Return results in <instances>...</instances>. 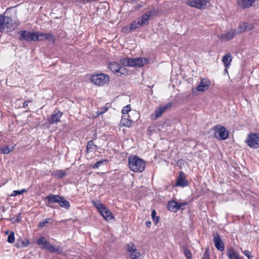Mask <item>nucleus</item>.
Here are the masks:
<instances>
[{
	"mask_svg": "<svg viewBox=\"0 0 259 259\" xmlns=\"http://www.w3.org/2000/svg\"><path fill=\"white\" fill-rule=\"evenodd\" d=\"M128 163L130 169L135 172H141L145 170V162L136 155L130 156L128 158Z\"/></svg>",
	"mask_w": 259,
	"mask_h": 259,
	"instance_id": "obj_1",
	"label": "nucleus"
},
{
	"mask_svg": "<svg viewBox=\"0 0 259 259\" xmlns=\"http://www.w3.org/2000/svg\"><path fill=\"white\" fill-rule=\"evenodd\" d=\"M148 61L146 58H123L120 60V63L124 66L141 67Z\"/></svg>",
	"mask_w": 259,
	"mask_h": 259,
	"instance_id": "obj_2",
	"label": "nucleus"
},
{
	"mask_svg": "<svg viewBox=\"0 0 259 259\" xmlns=\"http://www.w3.org/2000/svg\"><path fill=\"white\" fill-rule=\"evenodd\" d=\"M11 17L0 15V32H11L15 29V25Z\"/></svg>",
	"mask_w": 259,
	"mask_h": 259,
	"instance_id": "obj_3",
	"label": "nucleus"
},
{
	"mask_svg": "<svg viewBox=\"0 0 259 259\" xmlns=\"http://www.w3.org/2000/svg\"><path fill=\"white\" fill-rule=\"evenodd\" d=\"M110 78L108 75L100 73L92 75L91 77V81L99 86H102L109 82Z\"/></svg>",
	"mask_w": 259,
	"mask_h": 259,
	"instance_id": "obj_4",
	"label": "nucleus"
},
{
	"mask_svg": "<svg viewBox=\"0 0 259 259\" xmlns=\"http://www.w3.org/2000/svg\"><path fill=\"white\" fill-rule=\"evenodd\" d=\"M94 205L98 210L102 216L106 220L109 221L113 218V215L109 209L107 208L105 205L101 203H97L93 201Z\"/></svg>",
	"mask_w": 259,
	"mask_h": 259,
	"instance_id": "obj_5",
	"label": "nucleus"
},
{
	"mask_svg": "<svg viewBox=\"0 0 259 259\" xmlns=\"http://www.w3.org/2000/svg\"><path fill=\"white\" fill-rule=\"evenodd\" d=\"M214 137L219 140L227 139L229 136V133L226 128L221 125H218L214 127Z\"/></svg>",
	"mask_w": 259,
	"mask_h": 259,
	"instance_id": "obj_6",
	"label": "nucleus"
},
{
	"mask_svg": "<svg viewBox=\"0 0 259 259\" xmlns=\"http://www.w3.org/2000/svg\"><path fill=\"white\" fill-rule=\"evenodd\" d=\"M245 143L250 148H259V136L257 134L250 133L247 135Z\"/></svg>",
	"mask_w": 259,
	"mask_h": 259,
	"instance_id": "obj_7",
	"label": "nucleus"
},
{
	"mask_svg": "<svg viewBox=\"0 0 259 259\" xmlns=\"http://www.w3.org/2000/svg\"><path fill=\"white\" fill-rule=\"evenodd\" d=\"M210 4L209 0H187L188 6L199 9H203Z\"/></svg>",
	"mask_w": 259,
	"mask_h": 259,
	"instance_id": "obj_8",
	"label": "nucleus"
},
{
	"mask_svg": "<svg viewBox=\"0 0 259 259\" xmlns=\"http://www.w3.org/2000/svg\"><path fill=\"white\" fill-rule=\"evenodd\" d=\"M45 40H51L53 42H55V37L51 33L35 32V41H44Z\"/></svg>",
	"mask_w": 259,
	"mask_h": 259,
	"instance_id": "obj_9",
	"label": "nucleus"
},
{
	"mask_svg": "<svg viewBox=\"0 0 259 259\" xmlns=\"http://www.w3.org/2000/svg\"><path fill=\"white\" fill-rule=\"evenodd\" d=\"M18 33L20 35L19 38L20 40L35 41V32H30L26 30H20L18 32Z\"/></svg>",
	"mask_w": 259,
	"mask_h": 259,
	"instance_id": "obj_10",
	"label": "nucleus"
},
{
	"mask_svg": "<svg viewBox=\"0 0 259 259\" xmlns=\"http://www.w3.org/2000/svg\"><path fill=\"white\" fill-rule=\"evenodd\" d=\"M189 183L186 179L185 174L183 171H181L179 172V176L178 177L176 181V185L178 186L185 187L188 186Z\"/></svg>",
	"mask_w": 259,
	"mask_h": 259,
	"instance_id": "obj_11",
	"label": "nucleus"
},
{
	"mask_svg": "<svg viewBox=\"0 0 259 259\" xmlns=\"http://www.w3.org/2000/svg\"><path fill=\"white\" fill-rule=\"evenodd\" d=\"M253 28V26L251 23L248 22H243L240 23L236 30V34H240L245 31H250Z\"/></svg>",
	"mask_w": 259,
	"mask_h": 259,
	"instance_id": "obj_12",
	"label": "nucleus"
},
{
	"mask_svg": "<svg viewBox=\"0 0 259 259\" xmlns=\"http://www.w3.org/2000/svg\"><path fill=\"white\" fill-rule=\"evenodd\" d=\"M213 242L215 247L218 250L222 251L224 250V244L220 236L218 233L213 234Z\"/></svg>",
	"mask_w": 259,
	"mask_h": 259,
	"instance_id": "obj_13",
	"label": "nucleus"
},
{
	"mask_svg": "<svg viewBox=\"0 0 259 259\" xmlns=\"http://www.w3.org/2000/svg\"><path fill=\"white\" fill-rule=\"evenodd\" d=\"M61 196L59 195H54L50 194L45 197V200L48 201L46 203L47 206L51 207L50 203H59L60 199L61 200ZM52 207H53L52 206Z\"/></svg>",
	"mask_w": 259,
	"mask_h": 259,
	"instance_id": "obj_14",
	"label": "nucleus"
},
{
	"mask_svg": "<svg viewBox=\"0 0 259 259\" xmlns=\"http://www.w3.org/2000/svg\"><path fill=\"white\" fill-rule=\"evenodd\" d=\"M236 30L231 29L228 30L225 33L221 35V38L224 41H228L232 39L235 35H236Z\"/></svg>",
	"mask_w": 259,
	"mask_h": 259,
	"instance_id": "obj_15",
	"label": "nucleus"
},
{
	"mask_svg": "<svg viewBox=\"0 0 259 259\" xmlns=\"http://www.w3.org/2000/svg\"><path fill=\"white\" fill-rule=\"evenodd\" d=\"M209 83L207 79H202L199 85L196 88V90L200 92H205L209 88Z\"/></svg>",
	"mask_w": 259,
	"mask_h": 259,
	"instance_id": "obj_16",
	"label": "nucleus"
},
{
	"mask_svg": "<svg viewBox=\"0 0 259 259\" xmlns=\"http://www.w3.org/2000/svg\"><path fill=\"white\" fill-rule=\"evenodd\" d=\"M256 0H237V4L242 9L251 7Z\"/></svg>",
	"mask_w": 259,
	"mask_h": 259,
	"instance_id": "obj_17",
	"label": "nucleus"
},
{
	"mask_svg": "<svg viewBox=\"0 0 259 259\" xmlns=\"http://www.w3.org/2000/svg\"><path fill=\"white\" fill-rule=\"evenodd\" d=\"M62 115V113L57 110V111H55V113L51 115V119L49 120V122L51 124H54L60 121V118Z\"/></svg>",
	"mask_w": 259,
	"mask_h": 259,
	"instance_id": "obj_18",
	"label": "nucleus"
},
{
	"mask_svg": "<svg viewBox=\"0 0 259 259\" xmlns=\"http://www.w3.org/2000/svg\"><path fill=\"white\" fill-rule=\"evenodd\" d=\"M232 61V57L230 53H228L224 55L222 58V62L225 68H228Z\"/></svg>",
	"mask_w": 259,
	"mask_h": 259,
	"instance_id": "obj_19",
	"label": "nucleus"
},
{
	"mask_svg": "<svg viewBox=\"0 0 259 259\" xmlns=\"http://www.w3.org/2000/svg\"><path fill=\"white\" fill-rule=\"evenodd\" d=\"M120 64L116 62H111L109 64V68L112 72L118 75Z\"/></svg>",
	"mask_w": 259,
	"mask_h": 259,
	"instance_id": "obj_20",
	"label": "nucleus"
},
{
	"mask_svg": "<svg viewBox=\"0 0 259 259\" xmlns=\"http://www.w3.org/2000/svg\"><path fill=\"white\" fill-rule=\"evenodd\" d=\"M167 208L169 210L174 212H176L179 210L177 202L175 200H171L168 203Z\"/></svg>",
	"mask_w": 259,
	"mask_h": 259,
	"instance_id": "obj_21",
	"label": "nucleus"
},
{
	"mask_svg": "<svg viewBox=\"0 0 259 259\" xmlns=\"http://www.w3.org/2000/svg\"><path fill=\"white\" fill-rule=\"evenodd\" d=\"M30 243L28 239L24 240H17L15 246L17 248H22L27 246Z\"/></svg>",
	"mask_w": 259,
	"mask_h": 259,
	"instance_id": "obj_22",
	"label": "nucleus"
},
{
	"mask_svg": "<svg viewBox=\"0 0 259 259\" xmlns=\"http://www.w3.org/2000/svg\"><path fill=\"white\" fill-rule=\"evenodd\" d=\"M229 259H241L240 256L233 249H230L227 251Z\"/></svg>",
	"mask_w": 259,
	"mask_h": 259,
	"instance_id": "obj_23",
	"label": "nucleus"
},
{
	"mask_svg": "<svg viewBox=\"0 0 259 259\" xmlns=\"http://www.w3.org/2000/svg\"><path fill=\"white\" fill-rule=\"evenodd\" d=\"M53 219L51 218H47L46 220H44L40 221L38 224V227L39 228H42L47 226L48 224H52Z\"/></svg>",
	"mask_w": 259,
	"mask_h": 259,
	"instance_id": "obj_24",
	"label": "nucleus"
},
{
	"mask_svg": "<svg viewBox=\"0 0 259 259\" xmlns=\"http://www.w3.org/2000/svg\"><path fill=\"white\" fill-rule=\"evenodd\" d=\"M61 200L60 199V202L58 204L62 207L66 209H69L70 208V203L68 201L66 200L63 196H61Z\"/></svg>",
	"mask_w": 259,
	"mask_h": 259,
	"instance_id": "obj_25",
	"label": "nucleus"
},
{
	"mask_svg": "<svg viewBox=\"0 0 259 259\" xmlns=\"http://www.w3.org/2000/svg\"><path fill=\"white\" fill-rule=\"evenodd\" d=\"M97 146L96 145L94 144V142L92 140L89 141L87 145V152L89 153L90 152H93L94 150L97 148Z\"/></svg>",
	"mask_w": 259,
	"mask_h": 259,
	"instance_id": "obj_26",
	"label": "nucleus"
},
{
	"mask_svg": "<svg viewBox=\"0 0 259 259\" xmlns=\"http://www.w3.org/2000/svg\"><path fill=\"white\" fill-rule=\"evenodd\" d=\"M133 120L131 119H128V118L122 116L121 118V120L120 121V123L125 126L130 127L133 123Z\"/></svg>",
	"mask_w": 259,
	"mask_h": 259,
	"instance_id": "obj_27",
	"label": "nucleus"
},
{
	"mask_svg": "<svg viewBox=\"0 0 259 259\" xmlns=\"http://www.w3.org/2000/svg\"><path fill=\"white\" fill-rule=\"evenodd\" d=\"M53 176L58 179H62L66 176V172L63 170H57L53 174Z\"/></svg>",
	"mask_w": 259,
	"mask_h": 259,
	"instance_id": "obj_28",
	"label": "nucleus"
},
{
	"mask_svg": "<svg viewBox=\"0 0 259 259\" xmlns=\"http://www.w3.org/2000/svg\"><path fill=\"white\" fill-rule=\"evenodd\" d=\"M136 28H137L136 26V23L134 21L131 23L130 27H124L122 28V29L127 31V32L128 33H130L135 30Z\"/></svg>",
	"mask_w": 259,
	"mask_h": 259,
	"instance_id": "obj_29",
	"label": "nucleus"
},
{
	"mask_svg": "<svg viewBox=\"0 0 259 259\" xmlns=\"http://www.w3.org/2000/svg\"><path fill=\"white\" fill-rule=\"evenodd\" d=\"M130 255L131 259H141V254L137 249H135Z\"/></svg>",
	"mask_w": 259,
	"mask_h": 259,
	"instance_id": "obj_30",
	"label": "nucleus"
},
{
	"mask_svg": "<svg viewBox=\"0 0 259 259\" xmlns=\"http://www.w3.org/2000/svg\"><path fill=\"white\" fill-rule=\"evenodd\" d=\"M13 147H9L8 146H4L1 148L0 152L3 154H8L13 150Z\"/></svg>",
	"mask_w": 259,
	"mask_h": 259,
	"instance_id": "obj_31",
	"label": "nucleus"
},
{
	"mask_svg": "<svg viewBox=\"0 0 259 259\" xmlns=\"http://www.w3.org/2000/svg\"><path fill=\"white\" fill-rule=\"evenodd\" d=\"M48 251L51 252H57L60 253L62 252V249L60 247H58L56 248L54 246L51 244L49 247H48Z\"/></svg>",
	"mask_w": 259,
	"mask_h": 259,
	"instance_id": "obj_32",
	"label": "nucleus"
},
{
	"mask_svg": "<svg viewBox=\"0 0 259 259\" xmlns=\"http://www.w3.org/2000/svg\"><path fill=\"white\" fill-rule=\"evenodd\" d=\"M48 241L44 237H40L37 241V244L39 245H42V248H44L45 246L47 244Z\"/></svg>",
	"mask_w": 259,
	"mask_h": 259,
	"instance_id": "obj_33",
	"label": "nucleus"
},
{
	"mask_svg": "<svg viewBox=\"0 0 259 259\" xmlns=\"http://www.w3.org/2000/svg\"><path fill=\"white\" fill-rule=\"evenodd\" d=\"M108 162L107 159H102L98 162H97L96 163L94 164V165L93 166V168L94 169L98 168L101 165L106 163Z\"/></svg>",
	"mask_w": 259,
	"mask_h": 259,
	"instance_id": "obj_34",
	"label": "nucleus"
},
{
	"mask_svg": "<svg viewBox=\"0 0 259 259\" xmlns=\"http://www.w3.org/2000/svg\"><path fill=\"white\" fill-rule=\"evenodd\" d=\"M140 19V21L141 22L142 24H143V25H146L148 23V21L150 19L148 17V16L147 14H143Z\"/></svg>",
	"mask_w": 259,
	"mask_h": 259,
	"instance_id": "obj_35",
	"label": "nucleus"
},
{
	"mask_svg": "<svg viewBox=\"0 0 259 259\" xmlns=\"http://www.w3.org/2000/svg\"><path fill=\"white\" fill-rule=\"evenodd\" d=\"M156 211L155 209H153L151 212V216L155 224H157L159 221L160 218L158 216L156 217Z\"/></svg>",
	"mask_w": 259,
	"mask_h": 259,
	"instance_id": "obj_36",
	"label": "nucleus"
},
{
	"mask_svg": "<svg viewBox=\"0 0 259 259\" xmlns=\"http://www.w3.org/2000/svg\"><path fill=\"white\" fill-rule=\"evenodd\" d=\"M7 241L10 243H13L15 242V234L13 231L11 232L8 237Z\"/></svg>",
	"mask_w": 259,
	"mask_h": 259,
	"instance_id": "obj_37",
	"label": "nucleus"
},
{
	"mask_svg": "<svg viewBox=\"0 0 259 259\" xmlns=\"http://www.w3.org/2000/svg\"><path fill=\"white\" fill-rule=\"evenodd\" d=\"M163 109L159 107L157 109H156L155 111V118H157L158 117H160L161 114L163 112Z\"/></svg>",
	"mask_w": 259,
	"mask_h": 259,
	"instance_id": "obj_38",
	"label": "nucleus"
},
{
	"mask_svg": "<svg viewBox=\"0 0 259 259\" xmlns=\"http://www.w3.org/2000/svg\"><path fill=\"white\" fill-rule=\"evenodd\" d=\"M126 249L130 253L135 251V249H137L135 248V245L133 243H130L127 244Z\"/></svg>",
	"mask_w": 259,
	"mask_h": 259,
	"instance_id": "obj_39",
	"label": "nucleus"
},
{
	"mask_svg": "<svg viewBox=\"0 0 259 259\" xmlns=\"http://www.w3.org/2000/svg\"><path fill=\"white\" fill-rule=\"evenodd\" d=\"M128 73V70L124 67L120 66V69L118 74L120 75H127Z\"/></svg>",
	"mask_w": 259,
	"mask_h": 259,
	"instance_id": "obj_40",
	"label": "nucleus"
},
{
	"mask_svg": "<svg viewBox=\"0 0 259 259\" xmlns=\"http://www.w3.org/2000/svg\"><path fill=\"white\" fill-rule=\"evenodd\" d=\"M184 254L187 259H192L191 252L189 249L185 248L184 249Z\"/></svg>",
	"mask_w": 259,
	"mask_h": 259,
	"instance_id": "obj_41",
	"label": "nucleus"
},
{
	"mask_svg": "<svg viewBox=\"0 0 259 259\" xmlns=\"http://www.w3.org/2000/svg\"><path fill=\"white\" fill-rule=\"evenodd\" d=\"M157 10L154 9L152 10H151L147 13H146L145 14H147L149 18L150 19V17L156 15L157 13Z\"/></svg>",
	"mask_w": 259,
	"mask_h": 259,
	"instance_id": "obj_42",
	"label": "nucleus"
},
{
	"mask_svg": "<svg viewBox=\"0 0 259 259\" xmlns=\"http://www.w3.org/2000/svg\"><path fill=\"white\" fill-rule=\"evenodd\" d=\"M131 110V105H127L124 106L122 110V113L126 114Z\"/></svg>",
	"mask_w": 259,
	"mask_h": 259,
	"instance_id": "obj_43",
	"label": "nucleus"
},
{
	"mask_svg": "<svg viewBox=\"0 0 259 259\" xmlns=\"http://www.w3.org/2000/svg\"><path fill=\"white\" fill-rule=\"evenodd\" d=\"M244 255L248 258V259H252L253 256L251 255V253L248 250H245L243 251Z\"/></svg>",
	"mask_w": 259,
	"mask_h": 259,
	"instance_id": "obj_44",
	"label": "nucleus"
},
{
	"mask_svg": "<svg viewBox=\"0 0 259 259\" xmlns=\"http://www.w3.org/2000/svg\"><path fill=\"white\" fill-rule=\"evenodd\" d=\"M202 259H209V249L207 248L204 253Z\"/></svg>",
	"mask_w": 259,
	"mask_h": 259,
	"instance_id": "obj_45",
	"label": "nucleus"
},
{
	"mask_svg": "<svg viewBox=\"0 0 259 259\" xmlns=\"http://www.w3.org/2000/svg\"><path fill=\"white\" fill-rule=\"evenodd\" d=\"M172 106V103L170 102L167 103L165 105L163 106H160L161 108L163 109V111L164 112L166 110L169 109Z\"/></svg>",
	"mask_w": 259,
	"mask_h": 259,
	"instance_id": "obj_46",
	"label": "nucleus"
},
{
	"mask_svg": "<svg viewBox=\"0 0 259 259\" xmlns=\"http://www.w3.org/2000/svg\"><path fill=\"white\" fill-rule=\"evenodd\" d=\"M136 23V26L137 28H140L141 26H143V24L141 23L140 18L137 19L134 21Z\"/></svg>",
	"mask_w": 259,
	"mask_h": 259,
	"instance_id": "obj_47",
	"label": "nucleus"
},
{
	"mask_svg": "<svg viewBox=\"0 0 259 259\" xmlns=\"http://www.w3.org/2000/svg\"><path fill=\"white\" fill-rule=\"evenodd\" d=\"M187 205V203L186 202L185 203L177 202V205H178V207H179V210H180V209H184L183 207H184L185 206H186Z\"/></svg>",
	"mask_w": 259,
	"mask_h": 259,
	"instance_id": "obj_48",
	"label": "nucleus"
},
{
	"mask_svg": "<svg viewBox=\"0 0 259 259\" xmlns=\"http://www.w3.org/2000/svg\"><path fill=\"white\" fill-rule=\"evenodd\" d=\"M17 195H21L20 190L13 191L11 195V196H15Z\"/></svg>",
	"mask_w": 259,
	"mask_h": 259,
	"instance_id": "obj_49",
	"label": "nucleus"
},
{
	"mask_svg": "<svg viewBox=\"0 0 259 259\" xmlns=\"http://www.w3.org/2000/svg\"><path fill=\"white\" fill-rule=\"evenodd\" d=\"M32 101L31 100H29L28 101H26V102H24L23 104V105H22V108H26L27 106H28V103L29 102H31Z\"/></svg>",
	"mask_w": 259,
	"mask_h": 259,
	"instance_id": "obj_50",
	"label": "nucleus"
},
{
	"mask_svg": "<svg viewBox=\"0 0 259 259\" xmlns=\"http://www.w3.org/2000/svg\"><path fill=\"white\" fill-rule=\"evenodd\" d=\"M51 244L49 243V242H48L47 244L44 247V249H46L47 250H48V247H49L50 246H51Z\"/></svg>",
	"mask_w": 259,
	"mask_h": 259,
	"instance_id": "obj_51",
	"label": "nucleus"
},
{
	"mask_svg": "<svg viewBox=\"0 0 259 259\" xmlns=\"http://www.w3.org/2000/svg\"><path fill=\"white\" fill-rule=\"evenodd\" d=\"M103 111H101V112H100V114H102V113H103L105 112L108 110V108H107V107H104L103 108Z\"/></svg>",
	"mask_w": 259,
	"mask_h": 259,
	"instance_id": "obj_52",
	"label": "nucleus"
},
{
	"mask_svg": "<svg viewBox=\"0 0 259 259\" xmlns=\"http://www.w3.org/2000/svg\"><path fill=\"white\" fill-rule=\"evenodd\" d=\"M146 224L147 226V227H149L151 225V223L150 221H147Z\"/></svg>",
	"mask_w": 259,
	"mask_h": 259,
	"instance_id": "obj_53",
	"label": "nucleus"
},
{
	"mask_svg": "<svg viewBox=\"0 0 259 259\" xmlns=\"http://www.w3.org/2000/svg\"><path fill=\"white\" fill-rule=\"evenodd\" d=\"M20 192H21V194H23L24 192H26L27 191V190L26 189H22L21 190H20Z\"/></svg>",
	"mask_w": 259,
	"mask_h": 259,
	"instance_id": "obj_54",
	"label": "nucleus"
},
{
	"mask_svg": "<svg viewBox=\"0 0 259 259\" xmlns=\"http://www.w3.org/2000/svg\"><path fill=\"white\" fill-rule=\"evenodd\" d=\"M13 8V7H10V8H7V10H6V11H8L9 10H10V9H12Z\"/></svg>",
	"mask_w": 259,
	"mask_h": 259,
	"instance_id": "obj_55",
	"label": "nucleus"
},
{
	"mask_svg": "<svg viewBox=\"0 0 259 259\" xmlns=\"http://www.w3.org/2000/svg\"><path fill=\"white\" fill-rule=\"evenodd\" d=\"M136 0H130V2L132 3H134V2H135Z\"/></svg>",
	"mask_w": 259,
	"mask_h": 259,
	"instance_id": "obj_56",
	"label": "nucleus"
},
{
	"mask_svg": "<svg viewBox=\"0 0 259 259\" xmlns=\"http://www.w3.org/2000/svg\"><path fill=\"white\" fill-rule=\"evenodd\" d=\"M225 72H228V70H227V68H226L225 69Z\"/></svg>",
	"mask_w": 259,
	"mask_h": 259,
	"instance_id": "obj_57",
	"label": "nucleus"
},
{
	"mask_svg": "<svg viewBox=\"0 0 259 259\" xmlns=\"http://www.w3.org/2000/svg\"><path fill=\"white\" fill-rule=\"evenodd\" d=\"M20 220L19 219H17V222H19Z\"/></svg>",
	"mask_w": 259,
	"mask_h": 259,
	"instance_id": "obj_58",
	"label": "nucleus"
}]
</instances>
